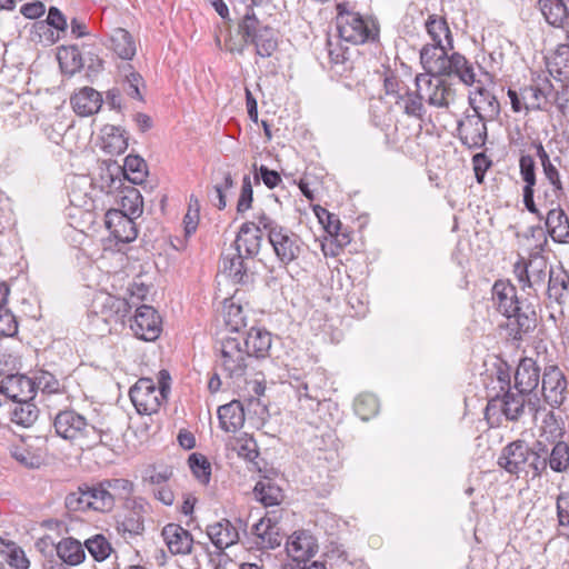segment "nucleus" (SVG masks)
<instances>
[{"instance_id": "1", "label": "nucleus", "mask_w": 569, "mask_h": 569, "mask_svg": "<svg viewBox=\"0 0 569 569\" xmlns=\"http://www.w3.org/2000/svg\"><path fill=\"white\" fill-rule=\"evenodd\" d=\"M51 416L56 435L73 445H104L111 439L109 429L103 428L102 423L89 421L72 408L58 410Z\"/></svg>"}, {"instance_id": "2", "label": "nucleus", "mask_w": 569, "mask_h": 569, "mask_svg": "<svg viewBox=\"0 0 569 569\" xmlns=\"http://www.w3.org/2000/svg\"><path fill=\"white\" fill-rule=\"evenodd\" d=\"M491 291L495 307L508 319L507 326L515 331V336L527 333L536 327L533 307L519 300L513 284L497 280Z\"/></svg>"}, {"instance_id": "3", "label": "nucleus", "mask_w": 569, "mask_h": 569, "mask_svg": "<svg viewBox=\"0 0 569 569\" xmlns=\"http://www.w3.org/2000/svg\"><path fill=\"white\" fill-rule=\"evenodd\" d=\"M449 50L437 47H422L420 62L430 76L457 77L461 82L471 86L476 81L473 66L460 53L448 54Z\"/></svg>"}, {"instance_id": "4", "label": "nucleus", "mask_w": 569, "mask_h": 569, "mask_svg": "<svg viewBox=\"0 0 569 569\" xmlns=\"http://www.w3.org/2000/svg\"><path fill=\"white\" fill-rule=\"evenodd\" d=\"M336 27L339 37L352 44L373 42L379 37V23L370 16L348 9L347 3L337 4Z\"/></svg>"}, {"instance_id": "5", "label": "nucleus", "mask_w": 569, "mask_h": 569, "mask_svg": "<svg viewBox=\"0 0 569 569\" xmlns=\"http://www.w3.org/2000/svg\"><path fill=\"white\" fill-rule=\"evenodd\" d=\"M170 375L161 370L158 375V387L151 378H140L129 391L130 399L140 415L158 412L167 400L170 391Z\"/></svg>"}, {"instance_id": "6", "label": "nucleus", "mask_w": 569, "mask_h": 569, "mask_svg": "<svg viewBox=\"0 0 569 569\" xmlns=\"http://www.w3.org/2000/svg\"><path fill=\"white\" fill-rule=\"evenodd\" d=\"M218 368L232 385L239 386L248 368L249 352L242 347V337H226L218 348Z\"/></svg>"}, {"instance_id": "7", "label": "nucleus", "mask_w": 569, "mask_h": 569, "mask_svg": "<svg viewBox=\"0 0 569 569\" xmlns=\"http://www.w3.org/2000/svg\"><path fill=\"white\" fill-rule=\"evenodd\" d=\"M526 406L530 410H536V402H532L530 397L509 389L503 396H497L488 401L485 417L491 425H499L500 416L509 421H518L525 413Z\"/></svg>"}, {"instance_id": "8", "label": "nucleus", "mask_w": 569, "mask_h": 569, "mask_svg": "<svg viewBox=\"0 0 569 569\" xmlns=\"http://www.w3.org/2000/svg\"><path fill=\"white\" fill-rule=\"evenodd\" d=\"M239 28L244 41L256 47L258 56L269 58L276 51L278 41L274 30L261 26L253 12H246Z\"/></svg>"}, {"instance_id": "9", "label": "nucleus", "mask_w": 569, "mask_h": 569, "mask_svg": "<svg viewBox=\"0 0 569 569\" xmlns=\"http://www.w3.org/2000/svg\"><path fill=\"white\" fill-rule=\"evenodd\" d=\"M416 87L421 88L425 101L436 108H448L455 100V90L440 76L420 73L415 78Z\"/></svg>"}, {"instance_id": "10", "label": "nucleus", "mask_w": 569, "mask_h": 569, "mask_svg": "<svg viewBox=\"0 0 569 569\" xmlns=\"http://www.w3.org/2000/svg\"><path fill=\"white\" fill-rule=\"evenodd\" d=\"M130 329L138 339L154 341L162 331L161 317L153 307L141 305L136 308Z\"/></svg>"}, {"instance_id": "11", "label": "nucleus", "mask_w": 569, "mask_h": 569, "mask_svg": "<svg viewBox=\"0 0 569 569\" xmlns=\"http://www.w3.org/2000/svg\"><path fill=\"white\" fill-rule=\"evenodd\" d=\"M269 243L282 266H288L297 260L303 251L301 238L286 227H282L276 232L273 231L272 236H270Z\"/></svg>"}, {"instance_id": "12", "label": "nucleus", "mask_w": 569, "mask_h": 569, "mask_svg": "<svg viewBox=\"0 0 569 569\" xmlns=\"http://www.w3.org/2000/svg\"><path fill=\"white\" fill-rule=\"evenodd\" d=\"M130 310L131 305L128 299L107 292L98 293L92 301V311L99 315L106 323L123 322Z\"/></svg>"}, {"instance_id": "13", "label": "nucleus", "mask_w": 569, "mask_h": 569, "mask_svg": "<svg viewBox=\"0 0 569 569\" xmlns=\"http://www.w3.org/2000/svg\"><path fill=\"white\" fill-rule=\"evenodd\" d=\"M486 122L481 116L467 110L457 126L461 143L470 149L483 147L488 138Z\"/></svg>"}, {"instance_id": "14", "label": "nucleus", "mask_w": 569, "mask_h": 569, "mask_svg": "<svg viewBox=\"0 0 569 569\" xmlns=\"http://www.w3.org/2000/svg\"><path fill=\"white\" fill-rule=\"evenodd\" d=\"M541 383L545 400L551 407H559L566 401L569 393L567 379L557 366H549L545 369Z\"/></svg>"}, {"instance_id": "15", "label": "nucleus", "mask_w": 569, "mask_h": 569, "mask_svg": "<svg viewBox=\"0 0 569 569\" xmlns=\"http://www.w3.org/2000/svg\"><path fill=\"white\" fill-rule=\"evenodd\" d=\"M133 219L117 209H110L106 213L104 224L116 241L129 243L138 236Z\"/></svg>"}, {"instance_id": "16", "label": "nucleus", "mask_w": 569, "mask_h": 569, "mask_svg": "<svg viewBox=\"0 0 569 569\" xmlns=\"http://www.w3.org/2000/svg\"><path fill=\"white\" fill-rule=\"evenodd\" d=\"M530 458V447L523 440H516L506 446L498 459V465L511 475L525 470Z\"/></svg>"}, {"instance_id": "17", "label": "nucleus", "mask_w": 569, "mask_h": 569, "mask_svg": "<svg viewBox=\"0 0 569 569\" xmlns=\"http://www.w3.org/2000/svg\"><path fill=\"white\" fill-rule=\"evenodd\" d=\"M286 551L292 559V563H302V561L310 560L317 553L318 543L310 532L300 530L288 538Z\"/></svg>"}, {"instance_id": "18", "label": "nucleus", "mask_w": 569, "mask_h": 569, "mask_svg": "<svg viewBox=\"0 0 569 569\" xmlns=\"http://www.w3.org/2000/svg\"><path fill=\"white\" fill-rule=\"evenodd\" d=\"M161 536L172 556H188L192 552L194 545L193 537L180 525H166L162 528Z\"/></svg>"}, {"instance_id": "19", "label": "nucleus", "mask_w": 569, "mask_h": 569, "mask_svg": "<svg viewBox=\"0 0 569 569\" xmlns=\"http://www.w3.org/2000/svg\"><path fill=\"white\" fill-rule=\"evenodd\" d=\"M251 532L254 539L253 542L259 549H274L281 545L280 527L276 518H271L269 515L253 525Z\"/></svg>"}, {"instance_id": "20", "label": "nucleus", "mask_w": 569, "mask_h": 569, "mask_svg": "<svg viewBox=\"0 0 569 569\" xmlns=\"http://www.w3.org/2000/svg\"><path fill=\"white\" fill-rule=\"evenodd\" d=\"M262 233L253 222H244L231 246V250L243 254L244 258L256 257L261 247Z\"/></svg>"}, {"instance_id": "21", "label": "nucleus", "mask_w": 569, "mask_h": 569, "mask_svg": "<svg viewBox=\"0 0 569 569\" xmlns=\"http://www.w3.org/2000/svg\"><path fill=\"white\" fill-rule=\"evenodd\" d=\"M206 532L212 545L220 551L236 545L240 538L239 528L228 519L207 526Z\"/></svg>"}, {"instance_id": "22", "label": "nucleus", "mask_w": 569, "mask_h": 569, "mask_svg": "<svg viewBox=\"0 0 569 569\" xmlns=\"http://www.w3.org/2000/svg\"><path fill=\"white\" fill-rule=\"evenodd\" d=\"M540 381V368L530 358L520 361L515 373V389L528 397L537 389Z\"/></svg>"}, {"instance_id": "23", "label": "nucleus", "mask_w": 569, "mask_h": 569, "mask_svg": "<svg viewBox=\"0 0 569 569\" xmlns=\"http://www.w3.org/2000/svg\"><path fill=\"white\" fill-rule=\"evenodd\" d=\"M148 512V503L142 498H134L123 519L118 522V530L130 536H138L144 531V515Z\"/></svg>"}, {"instance_id": "24", "label": "nucleus", "mask_w": 569, "mask_h": 569, "mask_svg": "<svg viewBox=\"0 0 569 569\" xmlns=\"http://www.w3.org/2000/svg\"><path fill=\"white\" fill-rule=\"evenodd\" d=\"M2 391L7 399L18 402L33 399L34 388L32 379L23 375H10L1 381Z\"/></svg>"}, {"instance_id": "25", "label": "nucleus", "mask_w": 569, "mask_h": 569, "mask_svg": "<svg viewBox=\"0 0 569 569\" xmlns=\"http://www.w3.org/2000/svg\"><path fill=\"white\" fill-rule=\"evenodd\" d=\"M102 97L91 87H83L70 98L73 111L80 117H89L97 113L102 106Z\"/></svg>"}, {"instance_id": "26", "label": "nucleus", "mask_w": 569, "mask_h": 569, "mask_svg": "<svg viewBox=\"0 0 569 569\" xmlns=\"http://www.w3.org/2000/svg\"><path fill=\"white\" fill-rule=\"evenodd\" d=\"M426 30L432 40L423 47H437L442 50H452L453 41L447 21L436 14H429L426 23Z\"/></svg>"}, {"instance_id": "27", "label": "nucleus", "mask_w": 569, "mask_h": 569, "mask_svg": "<svg viewBox=\"0 0 569 569\" xmlns=\"http://www.w3.org/2000/svg\"><path fill=\"white\" fill-rule=\"evenodd\" d=\"M219 425L226 432H236L244 423V405L241 400H232L218 408Z\"/></svg>"}, {"instance_id": "28", "label": "nucleus", "mask_w": 569, "mask_h": 569, "mask_svg": "<svg viewBox=\"0 0 569 569\" xmlns=\"http://www.w3.org/2000/svg\"><path fill=\"white\" fill-rule=\"evenodd\" d=\"M243 254L231 250L222 254L220 261V269L226 273L234 283H246L248 281L247 260Z\"/></svg>"}, {"instance_id": "29", "label": "nucleus", "mask_w": 569, "mask_h": 569, "mask_svg": "<svg viewBox=\"0 0 569 569\" xmlns=\"http://www.w3.org/2000/svg\"><path fill=\"white\" fill-rule=\"evenodd\" d=\"M271 333L260 328H251L246 338H242V347L248 350L249 358H264L271 348Z\"/></svg>"}, {"instance_id": "30", "label": "nucleus", "mask_w": 569, "mask_h": 569, "mask_svg": "<svg viewBox=\"0 0 569 569\" xmlns=\"http://www.w3.org/2000/svg\"><path fill=\"white\" fill-rule=\"evenodd\" d=\"M471 111L487 121H492L500 113V103L488 90L480 89L478 94L470 98Z\"/></svg>"}, {"instance_id": "31", "label": "nucleus", "mask_w": 569, "mask_h": 569, "mask_svg": "<svg viewBox=\"0 0 569 569\" xmlns=\"http://www.w3.org/2000/svg\"><path fill=\"white\" fill-rule=\"evenodd\" d=\"M546 227L553 241L559 243L569 242V219L559 206L548 211Z\"/></svg>"}, {"instance_id": "32", "label": "nucleus", "mask_w": 569, "mask_h": 569, "mask_svg": "<svg viewBox=\"0 0 569 569\" xmlns=\"http://www.w3.org/2000/svg\"><path fill=\"white\" fill-rule=\"evenodd\" d=\"M545 20L552 27L562 28L569 19L566 0H538Z\"/></svg>"}, {"instance_id": "33", "label": "nucleus", "mask_w": 569, "mask_h": 569, "mask_svg": "<svg viewBox=\"0 0 569 569\" xmlns=\"http://www.w3.org/2000/svg\"><path fill=\"white\" fill-rule=\"evenodd\" d=\"M108 47L121 59L131 60L137 52L132 36L122 28L112 30Z\"/></svg>"}, {"instance_id": "34", "label": "nucleus", "mask_w": 569, "mask_h": 569, "mask_svg": "<svg viewBox=\"0 0 569 569\" xmlns=\"http://www.w3.org/2000/svg\"><path fill=\"white\" fill-rule=\"evenodd\" d=\"M542 246H539V250L530 253L527 261L529 271V288L536 289L545 283L547 274H549V266L547 258L541 253Z\"/></svg>"}, {"instance_id": "35", "label": "nucleus", "mask_w": 569, "mask_h": 569, "mask_svg": "<svg viewBox=\"0 0 569 569\" xmlns=\"http://www.w3.org/2000/svg\"><path fill=\"white\" fill-rule=\"evenodd\" d=\"M102 149L110 154H121L128 148L126 131L120 127L104 126L102 129Z\"/></svg>"}, {"instance_id": "36", "label": "nucleus", "mask_w": 569, "mask_h": 569, "mask_svg": "<svg viewBox=\"0 0 569 569\" xmlns=\"http://www.w3.org/2000/svg\"><path fill=\"white\" fill-rule=\"evenodd\" d=\"M61 563L78 566L86 559V552L80 541L74 538H64L56 546Z\"/></svg>"}, {"instance_id": "37", "label": "nucleus", "mask_w": 569, "mask_h": 569, "mask_svg": "<svg viewBox=\"0 0 569 569\" xmlns=\"http://www.w3.org/2000/svg\"><path fill=\"white\" fill-rule=\"evenodd\" d=\"M549 73L562 81L569 79V44H559L555 52L547 59Z\"/></svg>"}, {"instance_id": "38", "label": "nucleus", "mask_w": 569, "mask_h": 569, "mask_svg": "<svg viewBox=\"0 0 569 569\" xmlns=\"http://www.w3.org/2000/svg\"><path fill=\"white\" fill-rule=\"evenodd\" d=\"M122 77L121 86L122 90L132 99L143 101V94L141 89L146 88L142 76L134 71L131 64H126L120 69Z\"/></svg>"}, {"instance_id": "39", "label": "nucleus", "mask_w": 569, "mask_h": 569, "mask_svg": "<svg viewBox=\"0 0 569 569\" xmlns=\"http://www.w3.org/2000/svg\"><path fill=\"white\" fill-rule=\"evenodd\" d=\"M11 457L21 466L29 469H38L44 461L42 449L33 448L29 445L14 446L11 449Z\"/></svg>"}, {"instance_id": "40", "label": "nucleus", "mask_w": 569, "mask_h": 569, "mask_svg": "<svg viewBox=\"0 0 569 569\" xmlns=\"http://www.w3.org/2000/svg\"><path fill=\"white\" fill-rule=\"evenodd\" d=\"M227 447L249 462H254L259 456L258 445L248 433L231 437L227 442Z\"/></svg>"}, {"instance_id": "41", "label": "nucleus", "mask_w": 569, "mask_h": 569, "mask_svg": "<svg viewBox=\"0 0 569 569\" xmlns=\"http://www.w3.org/2000/svg\"><path fill=\"white\" fill-rule=\"evenodd\" d=\"M88 499L91 510L99 512H109L113 509V499L110 492L103 486V481L97 485H87Z\"/></svg>"}, {"instance_id": "42", "label": "nucleus", "mask_w": 569, "mask_h": 569, "mask_svg": "<svg viewBox=\"0 0 569 569\" xmlns=\"http://www.w3.org/2000/svg\"><path fill=\"white\" fill-rule=\"evenodd\" d=\"M423 93L421 92V88L416 89V91L408 90V94H403L400 99V108L403 110V113L408 117L416 118L419 120H423L426 116V108L423 106Z\"/></svg>"}, {"instance_id": "43", "label": "nucleus", "mask_w": 569, "mask_h": 569, "mask_svg": "<svg viewBox=\"0 0 569 569\" xmlns=\"http://www.w3.org/2000/svg\"><path fill=\"white\" fill-rule=\"evenodd\" d=\"M32 399L13 402L11 421L18 426L30 427L37 419L39 410Z\"/></svg>"}, {"instance_id": "44", "label": "nucleus", "mask_w": 569, "mask_h": 569, "mask_svg": "<svg viewBox=\"0 0 569 569\" xmlns=\"http://www.w3.org/2000/svg\"><path fill=\"white\" fill-rule=\"evenodd\" d=\"M549 468L557 473H563L569 470V443L565 441L553 442L551 449L548 448Z\"/></svg>"}, {"instance_id": "45", "label": "nucleus", "mask_w": 569, "mask_h": 569, "mask_svg": "<svg viewBox=\"0 0 569 569\" xmlns=\"http://www.w3.org/2000/svg\"><path fill=\"white\" fill-rule=\"evenodd\" d=\"M57 58L64 73L73 74L83 67L82 56L77 46L61 47Z\"/></svg>"}, {"instance_id": "46", "label": "nucleus", "mask_w": 569, "mask_h": 569, "mask_svg": "<svg viewBox=\"0 0 569 569\" xmlns=\"http://www.w3.org/2000/svg\"><path fill=\"white\" fill-rule=\"evenodd\" d=\"M253 492L256 498L266 507L277 506L283 498L280 487L274 485L270 479L258 481Z\"/></svg>"}, {"instance_id": "47", "label": "nucleus", "mask_w": 569, "mask_h": 569, "mask_svg": "<svg viewBox=\"0 0 569 569\" xmlns=\"http://www.w3.org/2000/svg\"><path fill=\"white\" fill-rule=\"evenodd\" d=\"M569 276L562 267L556 270L550 267L548 281V296L561 303L565 292L568 290Z\"/></svg>"}, {"instance_id": "48", "label": "nucleus", "mask_w": 569, "mask_h": 569, "mask_svg": "<svg viewBox=\"0 0 569 569\" xmlns=\"http://www.w3.org/2000/svg\"><path fill=\"white\" fill-rule=\"evenodd\" d=\"M551 84L546 81L543 88L538 86H528L520 90L521 99L525 102L526 110H541L542 103L547 101L548 91Z\"/></svg>"}, {"instance_id": "49", "label": "nucleus", "mask_w": 569, "mask_h": 569, "mask_svg": "<svg viewBox=\"0 0 569 569\" xmlns=\"http://www.w3.org/2000/svg\"><path fill=\"white\" fill-rule=\"evenodd\" d=\"M123 173L131 183L140 184L148 174L147 163L141 157L129 154L124 159Z\"/></svg>"}, {"instance_id": "50", "label": "nucleus", "mask_w": 569, "mask_h": 569, "mask_svg": "<svg viewBox=\"0 0 569 569\" xmlns=\"http://www.w3.org/2000/svg\"><path fill=\"white\" fill-rule=\"evenodd\" d=\"M122 193L119 201L120 208L117 211L126 213L131 218L139 217L142 213L143 206L140 192L136 188H128Z\"/></svg>"}, {"instance_id": "51", "label": "nucleus", "mask_w": 569, "mask_h": 569, "mask_svg": "<svg viewBox=\"0 0 569 569\" xmlns=\"http://www.w3.org/2000/svg\"><path fill=\"white\" fill-rule=\"evenodd\" d=\"M232 187L233 179L231 173L228 171L221 172V181L216 182V184L208 192L210 202L219 210H223L227 206L226 193Z\"/></svg>"}, {"instance_id": "52", "label": "nucleus", "mask_w": 569, "mask_h": 569, "mask_svg": "<svg viewBox=\"0 0 569 569\" xmlns=\"http://www.w3.org/2000/svg\"><path fill=\"white\" fill-rule=\"evenodd\" d=\"M530 457L528 466L531 468L533 477H541L549 468L548 446L540 440L536 441L530 448Z\"/></svg>"}, {"instance_id": "53", "label": "nucleus", "mask_w": 569, "mask_h": 569, "mask_svg": "<svg viewBox=\"0 0 569 569\" xmlns=\"http://www.w3.org/2000/svg\"><path fill=\"white\" fill-rule=\"evenodd\" d=\"M558 533L569 540V491H562L556 499Z\"/></svg>"}, {"instance_id": "54", "label": "nucleus", "mask_w": 569, "mask_h": 569, "mask_svg": "<svg viewBox=\"0 0 569 569\" xmlns=\"http://www.w3.org/2000/svg\"><path fill=\"white\" fill-rule=\"evenodd\" d=\"M6 549L1 550L2 556L6 558L7 563L12 569H29L30 560L28 559L24 550L13 541L4 543Z\"/></svg>"}, {"instance_id": "55", "label": "nucleus", "mask_w": 569, "mask_h": 569, "mask_svg": "<svg viewBox=\"0 0 569 569\" xmlns=\"http://www.w3.org/2000/svg\"><path fill=\"white\" fill-rule=\"evenodd\" d=\"M224 321L230 332H239L247 327V318L240 305L234 302H224Z\"/></svg>"}, {"instance_id": "56", "label": "nucleus", "mask_w": 569, "mask_h": 569, "mask_svg": "<svg viewBox=\"0 0 569 569\" xmlns=\"http://www.w3.org/2000/svg\"><path fill=\"white\" fill-rule=\"evenodd\" d=\"M353 407L362 420H368L378 412L379 401L372 393H362L356 398Z\"/></svg>"}, {"instance_id": "57", "label": "nucleus", "mask_w": 569, "mask_h": 569, "mask_svg": "<svg viewBox=\"0 0 569 569\" xmlns=\"http://www.w3.org/2000/svg\"><path fill=\"white\" fill-rule=\"evenodd\" d=\"M563 435V422L553 411L546 413L541 425V436L552 442L560 441Z\"/></svg>"}, {"instance_id": "58", "label": "nucleus", "mask_w": 569, "mask_h": 569, "mask_svg": "<svg viewBox=\"0 0 569 569\" xmlns=\"http://www.w3.org/2000/svg\"><path fill=\"white\" fill-rule=\"evenodd\" d=\"M188 462L193 476L199 480V482L202 485L209 483L211 477V465L208 459L203 455L194 452L189 456Z\"/></svg>"}, {"instance_id": "59", "label": "nucleus", "mask_w": 569, "mask_h": 569, "mask_svg": "<svg viewBox=\"0 0 569 569\" xmlns=\"http://www.w3.org/2000/svg\"><path fill=\"white\" fill-rule=\"evenodd\" d=\"M33 388L41 390L43 393L54 395L63 390V385L50 372L40 371L34 379H32Z\"/></svg>"}, {"instance_id": "60", "label": "nucleus", "mask_w": 569, "mask_h": 569, "mask_svg": "<svg viewBox=\"0 0 569 569\" xmlns=\"http://www.w3.org/2000/svg\"><path fill=\"white\" fill-rule=\"evenodd\" d=\"M103 486L111 493L113 505H116L117 499H128L133 491V483L123 478L106 479Z\"/></svg>"}, {"instance_id": "61", "label": "nucleus", "mask_w": 569, "mask_h": 569, "mask_svg": "<svg viewBox=\"0 0 569 569\" xmlns=\"http://www.w3.org/2000/svg\"><path fill=\"white\" fill-rule=\"evenodd\" d=\"M88 499L87 483L78 487L76 491L69 492L64 499V506L69 511H86L91 509Z\"/></svg>"}, {"instance_id": "62", "label": "nucleus", "mask_w": 569, "mask_h": 569, "mask_svg": "<svg viewBox=\"0 0 569 569\" xmlns=\"http://www.w3.org/2000/svg\"><path fill=\"white\" fill-rule=\"evenodd\" d=\"M542 170L545 177L548 179L552 187L550 193L546 192V197L549 198L550 204L553 206L563 194V187L560 180V174L558 169L553 166V163H547V166H545Z\"/></svg>"}, {"instance_id": "63", "label": "nucleus", "mask_w": 569, "mask_h": 569, "mask_svg": "<svg viewBox=\"0 0 569 569\" xmlns=\"http://www.w3.org/2000/svg\"><path fill=\"white\" fill-rule=\"evenodd\" d=\"M84 547L97 561L106 560L111 552V545L102 535H96L84 541Z\"/></svg>"}, {"instance_id": "64", "label": "nucleus", "mask_w": 569, "mask_h": 569, "mask_svg": "<svg viewBox=\"0 0 569 569\" xmlns=\"http://www.w3.org/2000/svg\"><path fill=\"white\" fill-rule=\"evenodd\" d=\"M383 86L386 94L392 97L396 103H400L403 94H408L409 87L395 74L387 76Z\"/></svg>"}]
</instances>
